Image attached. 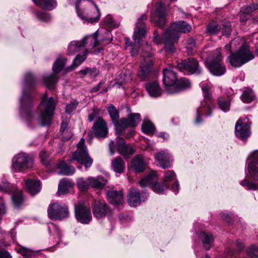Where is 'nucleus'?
Here are the masks:
<instances>
[{
	"mask_svg": "<svg viewBox=\"0 0 258 258\" xmlns=\"http://www.w3.org/2000/svg\"><path fill=\"white\" fill-rule=\"evenodd\" d=\"M77 186L80 190L81 191H85L88 190L90 187L89 184V178L85 180L83 178H80L78 179Z\"/></svg>",
	"mask_w": 258,
	"mask_h": 258,
	"instance_id": "obj_47",
	"label": "nucleus"
},
{
	"mask_svg": "<svg viewBox=\"0 0 258 258\" xmlns=\"http://www.w3.org/2000/svg\"><path fill=\"white\" fill-rule=\"evenodd\" d=\"M97 34L95 32L92 35L85 36L82 40L84 44V47H86L85 50L88 51L89 49H92L99 44V41L97 39Z\"/></svg>",
	"mask_w": 258,
	"mask_h": 258,
	"instance_id": "obj_30",
	"label": "nucleus"
},
{
	"mask_svg": "<svg viewBox=\"0 0 258 258\" xmlns=\"http://www.w3.org/2000/svg\"><path fill=\"white\" fill-rule=\"evenodd\" d=\"M105 22L108 25L113 27H118V25H117L114 19L112 17L110 16H107L105 19Z\"/></svg>",
	"mask_w": 258,
	"mask_h": 258,
	"instance_id": "obj_64",
	"label": "nucleus"
},
{
	"mask_svg": "<svg viewBox=\"0 0 258 258\" xmlns=\"http://www.w3.org/2000/svg\"><path fill=\"white\" fill-rule=\"evenodd\" d=\"M12 199L14 205L18 207L24 202V198L21 190L16 189L12 195Z\"/></svg>",
	"mask_w": 258,
	"mask_h": 258,
	"instance_id": "obj_39",
	"label": "nucleus"
},
{
	"mask_svg": "<svg viewBox=\"0 0 258 258\" xmlns=\"http://www.w3.org/2000/svg\"><path fill=\"white\" fill-rule=\"evenodd\" d=\"M142 52L141 61L138 76L142 79H145L151 73L154 63V57L152 47L147 43L142 45Z\"/></svg>",
	"mask_w": 258,
	"mask_h": 258,
	"instance_id": "obj_5",
	"label": "nucleus"
},
{
	"mask_svg": "<svg viewBox=\"0 0 258 258\" xmlns=\"http://www.w3.org/2000/svg\"><path fill=\"white\" fill-rule=\"evenodd\" d=\"M33 165L32 158L25 153H19L12 159V168L15 171H21L31 168Z\"/></svg>",
	"mask_w": 258,
	"mask_h": 258,
	"instance_id": "obj_8",
	"label": "nucleus"
},
{
	"mask_svg": "<svg viewBox=\"0 0 258 258\" xmlns=\"http://www.w3.org/2000/svg\"><path fill=\"white\" fill-rule=\"evenodd\" d=\"M166 8L162 3H158L156 6L154 12L151 15V20L160 28H163L166 23Z\"/></svg>",
	"mask_w": 258,
	"mask_h": 258,
	"instance_id": "obj_12",
	"label": "nucleus"
},
{
	"mask_svg": "<svg viewBox=\"0 0 258 258\" xmlns=\"http://www.w3.org/2000/svg\"><path fill=\"white\" fill-rule=\"evenodd\" d=\"M116 146L117 151L125 159L129 158L136 151V149L133 146L130 144H125L124 140L121 137L116 138Z\"/></svg>",
	"mask_w": 258,
	"mask_h": 258,
	"instance_id": "obj_18",
	"label": "nucleus"
},
{
	"mask_svg": "<svg viewBox=\"0 0 258 258\" xmlns=\"http://www.w3.org/2000/svg\"><path fill=\"white\" fill-rule=\"evenodd\" d=\"M78 105V103L75 101L68 104L66 106V112L70 114L73 111L76 109Z\"/></svg>",
	"mask_w": 258,
	"mask_h": 258,
	"instance_id": "obj_58",
	"label": "nucleus"
},
{
	"mask_svg": "<svg viewBox=\"0 0 258 258\" xmlns=\"http://www.w3.org/2000/svg\"><path fill=\"white\" fill-rule=\"evenodd\" d=\"M243 46H246L242 39L240 38H236L233 39L230 43V50L232 52L235 48H241Z\"/></svg>",
	"mask_w": 258,
	"mask_h": 258,
	"instance_id": "obj_50",
	"label": "nucleus"
},
{
	"mask_svg": "<svg viewBox=\"0 0 258 258\" xmlns=\"http://www.w3.org/2000/svg\"><path fill=\"white\" fill-rule=\"evenodd\" d=\"M145 88L149 95L152 97H160L162 93V90L159 83L156 81L150 82L147 83Z\"/></svg>",
	"mask_w": 258,
	"mask_h": 258,
	"instance_id": "obj_26",
	"label": "nucleus"
},
{
	"mask_svg": "<svg viewBox=\"0 0 258 258\" xmlns=\"http://www.w3.org/2000/svg\"><path fill=\"white\" fill-rule=\"evenodd\" d=\"M43 80L47 88L52 89L57 82L58 78L57 75L53 72L49 75L43 76Z\"/></svg>",
	"mask_w": 258,
	"mask_h": 258,
	"instance_id": "obj_36",
	"label": "nucleus"
},
{
	"mask_svg": "<svg viewBox=\"0 0 258 258\" xmlns=\"http://www.w3.org/2000/svg\"><path fill=\"white\" fill-rule=\"evenodd\" d=\"M146 20L147 16L145 14L143 15L138 19L136 29L133 36V42H131L130 39L127 37L125 38L126 45L132 47L131 53L132 56L136 55L138 53V49L140 46L142 40L146 35L147 31L145 23Z\"/></svg>",
	"mask_w": 258,
	"mask_h": 258,
	"instance_id": "obj_3",
	"label": "nucleus"
},
{
	"mask_svg": "<svg viewBox=\"0 0 258 258\" xmlns=\"http://www.w3.org/2000/svg\"><path fill=\"white\" fill-rule=\"evenodd\" d=\"M68 126V122L67 121H62L60 128V132L61 133L62 139L64 141H68L70 140L73 136L72 133L70 132H68V130H67Z\"/></svg>",
	"mask_w": 258,
	"mask_h": 258,
	"instance_id": "obj_44",
	"label": "nucleus"
},
{
	"mask_svg": "<svg viewBox=\"0 0 258 258\" xmlns=\"http://www.w3.org/2000/svg\"><path fill=\"white\" fill-rule=\"evenodd\" d=\"M221 27L215 21H212L207 26V31L211 35L217 34L220 30Z\"/></svg>",
	"mask_w": 258,
	"mask_h": 258,
	"instance_id": "obj_46",
	"label": "nucleus"
},
{
	"mask_svg": "<svg viewBox=\"0 0 258 258\" xmlns=\"http://www.w3.org/2000/svg\"><path fill=\"white\" fill-rule=\"evenodd\" d=\"M69 162L77 161L84 165L86 168H89L93 163V159L89 156L87 148L85 144V140L82 138L77 144V149L73 153L68 159Z\"/></svg>",
	"mask_w": 258,
	"mask_h": 258,
	"instance_id": "obj_6",
	"label": "nucleus"
},
{
	"mask_svg": "<svg viewBox=\"0 0 258 258\" xmlns=\"http://www.w3.org/2000/svg\"><path fill=\"white\" fill-rule=\"evenodd\" d=\"M90 2L94 5L97 11L98 16L96 17L92 18L89 16L88 13H86L85 9H84V7L88 5V0H78L76 4V9L78 16L82 20L85 21H89L91 23H93L98 21L100 16V11L98 7L94 3V2L92 1H90Z\"/></svg>",
	"mask_w": 258,
	"mask_h": 258,
	"instance_id": "obj_11",
	"label": "nucleus"
},
{
	"mask_svg": "<svg viewBox=\"0 0 258 258\" xmlns=\"http://www.w3.org/2000/svg\"><path fill=\"white\" fill-rule=\"evenodd\" d=\"M243 119L239 118L235 126V133L236 137L242 141H246L250 136V126L243 122Z\"/></svg>",
	"mask_w": 258,
	"mask_h": 258,
	"instance_id": "obj_19",
	"label": "nucleus"
},
{
	"mask_svg": "<svg viewBox=\"0 0 258 258\" xmlns=\"http://www.w3.org/2000/svg\"><path fill=\"white\" fill-rule=\"evenodd\" d=\"M196 46L195 40L192 38H189L186 41V48L187 53L189 55H192Z\"/></svg>",
	"mask_w": 258,
	"mask_h": 258,
	"instance_id": "obj_53",
	"label": "nucleus"
},
{
	"mask_svg": "<svg viewBox=\"0 0 258 258\" xmlns=\"http://www.w3.org/2000/svg\"><path fill=\"white\" fill-rule=\"evenodd\" d=\"M155 157L162 168L166 169L170 167V156L166 151L156 153Z\"/></svg>",
	"mask_w": 258,
	"mask_h": 258,
	"instance_id": "obj_27",
	"label": "nucleus"
},
{
	"mask_svg": "<svg viewBox=\"0 0 258 258\" xmlns=\"http://www.w3.org/2000/svg\"><path fill=\"white\" fill-rule=\"evenodd\" d=\"M48 217L51 220H61L69 216L68 206L58 203H54L49 205L47 209Z\"/></svg>",
	"mask_w": 258,
	"mask_h": 258,
	"instance_id": "obj_10",
	"label": "nucleus"
},
{
	"mask_svg": "<svg viewBox=\"0 0 258 258\" xmlns=\"http://www.w3.org/2000/svg\"><path fill=\"white\" fill-rule=\"evenodd\" d=\"M157 179V173L155 171H151L146 177L140 180L139 183L142 187L148 186L156 181Z\"/></svg>",
	"mask_w": 258,
	"mask_h": 258,
	"instance_id": "obj_35",
	"label": "nucleus"
},
{
	"mask_svg": "<svg viewBox=\"0 0 258 258\" xmlns=\"http://www.w3.org/2000/svg\"><path fill=\"white\" fill-rule=\"evenodd\" d=\"M199 236L206 249H209L211 247V243L213 240L212 235L210 234H208L205 232L202 231L200 233Z\"/></svg>",
	"mask_w": 258,
	"mask_h": 258,
	"instance_id": "obj_40",
	"label": "nucleus"
},
{
	"mask_svg": "<svg viewBox=\"0 0 258 258\" xmlns=\"http://www.w3.org/2000/svg\"><path fill=\"white\" fill-rule=\"evenodd\" d=\"M48 154L44 151H42L40 153V157L42 164L47 165L49 163Z\"/></svg>",
	"mask_w": 258,
	"mask_h": 258,
	"instance_id": "obj_60",
	"label": "nucleus"
},
{
	"mask_svg": "<svg viewBox=\"0 0 258 258\" xmlns=\"http://www.w3.org/2000/svg\"><path fill=\"white\" fill-rule=\"evenodd\" d=\"M88 54V50H85L82 55L78 54L74 59L73 64L70 67V71L80 65L86 59Z\"/></svg>",
	"mask_w": 258,
	"mask_h": 258,
	"instance_id": "obj_43",
	"label": "nucleus"
},
{
	"mask_svg": "<svg viewBox=\"0 0 258 258\" xmlns=\"http://www.w3.org/2000/svg\"><path fill=\"white\" fill-rule=\"evenodd\" d=\"M84 48V44L82 40L72 41L68 46V54L73 55L76 52L80 51Z\"/></svg>",
	"mask_w": 258,
	"mask_h": 258,
	"instance_id": "obj_37",
	"label": "nucleus"
},
{
	"mask_svg": "<svg viewBox=\"0 0 258 258\" xmlns=\"http://www.w3.org/2000/svg\"><path fill=\"white\" fill-rule=\"evenodd\" d=\"M253 54L249 51L247 46H243L236 53H232L228 57L230 64L235 67L238 68L252 59Z\"/></svg>",
	"mask_w": 258,
	"mask_h": 258,
	"instance_id": "obj_7",
	"label": "nucleus"
},
{
	"mask_svg": "<svg viewBox=\"0 0 258 258\" xmlns=\"http://www.w3.org/2000/svg\"><path fill=\"white\" fill-rule=\"evenodd\" d=\"M73 187V183L67 178L62 179L59 183L57 194L59 196L64 195L69 192V189Z\"/></svg>",
	"mask_w": 258,
	"mask_h": 258,
	"instance_id": "obj_32",
	"label": "nucleus"
},
{
	"mask_svg": "<svg viewBox=\"0 0 258 258\" xmlns=\"http://www.w3.org/2000/svg\"><path fill=\"white\" fill-rule=\"evenodd\" d=\"M98 73V70L95 68H86L84 69H82L79 71V74L82 75L83 76H86V75H90L92 76L95 77Z\"/></svg>",
	"mask_w": 258,
	"mask_h": 258,
	"instance_id": "obj_52",
	"label": "nucleus"
},
{
	"mask_svg": "<svg viewBox=\"0 0 258 258\" xmlns=\"http://www.w3.org/2000/svg\"><path fill=\"white\" fill-rule=\"evenodd\" d=\"M66 61L67 59L65 58L61 57L57 58L53 64L52 67L53 72L56 75L60 72L63 69Z\"/></svg>",
	"mask_w": 258,
	"mask_h": 258,
	"instance_id": "obj_41",
	"label": "nucleus"
},
{
	"mask_svg": "<svg viewBox=\"0 0 258 258\" xmlns=\"http://www.w3.org/2000/svg\"><path fill=\"white\" fill-rule=\"evenodd\" d=\"M36 15L40 20L45 22H48L51 19L49 14L45 12L40 11L37 13Z\"/></svg>",
	"mask_w": 258,
	"mask_h": 258,
	"instance_id": "obj_55",
	"label": "nucleus"
},
{
	"mask_svg": "<svg viewBox=\"0 0 258 258\" xmlns=\"http://www.w3.org/2000/svg\"><path fill=\"white\" fill-rule=\"evenodd\" d=\"M108 202L113 205H121L123 202V194L120 191L108 189L106 192Z\"/></svg>",
	"mask_w": 258,
	"mask_h": 258,
	"instance_id": "obj_23",
	"label": "nucleus"
},
{
	"mask_svg": "<svg viewBox=\"0 0 258 258\" xmlns=\"http://www.w3.org/2000/svg\"><path fill=\"white\" fill-rule=\"evenodd\" d=\"M124 165V161L120 157L116 158L111 162V166L113 171L118 173H121L123 172Z\"/></svg>",
	"mask_w": 258,
	"mask_h": 258,
	"instance_id": "obj_38",
	"label": "nucleus"
},
{
	"mask_svg": "<svg viewBox=\"0 0 258 258\" xmlns=\"http://www.w3.org/2000/svg\"><path fill=\"white\" fill-rule=\"evenodd\" d=\"M93 214L97 218H101L106 215L111 216V210L103 200H96L93 204Z\"/></svg>",
	"mask_w": 258,
	"mask_h": 258,
	"instance_id": "obj_17",
	"label": "nucleus"
},
{
	"mask_svg": "<svg viewBox=\"0 0 258 258\" xmlns=\"http://www.w3.org/2000/svg\"><path fill=\"white\" fill-rule=\"evenodd\" d=\"M221 217L229 224L232 223L233 221V215L232 214L222 213H221Z\"/></svg>",
	"mask_w": 258,
	"mask_h": 258,
	"instance_id": "obj_62",
	"label": "nucleus"
},
{
	"mask_svg": "<svg viewBox=\"0 0 258 258\" xmlns=\"http://www.w3.org/2000/svg\"><path fill=\"white\" fill-rule=\"evenodd\" d=\"M247 159V171L253 180L258 179V150L249 153Z\"/></svg>",
	"mask_w": 258,
	"mask_h": 258,
	"instance_id": "obj_14",
	"label": "nucleus"
},
{
	"mask_svg": "<svg viewBox=\"0 0 258 258\" xmlns=\"http://www.w3.org/2000/svg\"><path fill=\"white\" fill-rule=\"evenodd\" d=\"M210 72L214 76H220L225 74L226 68L222 63L220 50L216 49L212 53V60L208 64Z\"/></svg>",
	"mask_w": 258,
	"mask_h": 258,
	"instance_id": "obj_9",
	"label": "nucleus"
},
{
	"mask_svg": "<svg viewBox=\"0 0 258 258\" xmlns=\"http://www.w3.org/2000/svg\"><path fill=\"white\" fill-rule=\"evenodd\" d=\"M141 120V115L139 113H131L128 118H121L120 119V135L122 132L128 127H134L137 125Z\"/></svg>",
	"mask_w": 258,
	"mask_h": 258,
	"instance_id": "obj_22",
	"label": "nucleus"
},
{
	"mask_svg": "<svg viewBox=\"0 0 258 258\" xmlns=\"http://www.w3.org/2000/svg\"><path fill=\"white\" fill-rule=\"evenodd\" d=\"M163 75V81L166 91L168 94H170V90H172L177 80L176 73L170 69H166L164 70Z\"/></svg>",
	"mask_w": 258,
	"mask_h": 258,
	"instance_id": "obj_21",
	"label": "nucleus"
},
{
	"mask_svg": "<svg viewBox=\"0 0 258 258\" xmlns=\"http://www.w3.org/2000/svg\"><path fill=\"white\" fill-rule=\"evenodd\" d=\"M92 130L95 136L98 138H105L108 133L106 122L100 117L94 122Z\"/></svg>",
	"mask_w": 258,
	"mask_h": 258,
	"instance_id": "obj_20",
	"label": "nucleus"
},
{
	"mask_svg": "<svg viewBox=\"0 0 258 258\" xmlns=\"http://www.w3.org/2000/svg\"><path fill=\"white\" fill-rule=\"evenodd\" d=\"M25 184L28 192L32 196L36 195L40 191L41 184L39 180L29 178L25 180Z\"/></svg>",
	"mask_w": 258,
	"mask_h": 258,
	"instance_id": "obj_25",
	"label": "nucleus"
},
{
	"mask_svg": "<svg viewBox=\"0 0 258 258\" xmlns=\"http://www.w3.org/2000/svg\"><path fill=\"white\" fill-rule=\"evenodd\" d=\"M104 34L105 37L101 38V41L102 42H106V43H110L112 40V36L110 32L105 30Z\"/></svg>",
	"mask_w": 258,
	"mask_h": 258,
	"instance_id": "obj_61",
	"label": "nucleus"
},
{
	"mask_svg": "<svg viewBox=\"0 0 258 258\" xmlns=\"http://www.w3.org/2000/svg\"><path fill=\"white\" fill-rule=\"evenodd\" d=\"M191 84L189 81L184 78H181L176 80L172 90H170V94H174L189 88Z\"/></svg>",
	"mask_w": 258,
	"mask_h": 258,
	"instance_id": "obj_28",
	"label": "nucleus"
},
{
	"mask_svg": "<svg viewBox=\"0 0 258 258\" xmlns=\"http://www.w3.org/2000/svg\"><path fill=\"white\" fill-rule=\"evenodd\" d=\"M147 197L146 192L140 193L136 188L132 187L127 194V202L131 206L137 207L144 201Z\"/></svg>",
	"mask_w": 258,
	"mask_h": 258,
	"instance_id": "obj_16",
	"label": "nucleus"
},
{
	"mask_svg": "<svg viewBox=\"0 0 258 258\" xmlns=\"http://www.w3.org/2000/svg\"><path fill=\"white\" fill-rule=\"evenodd\" d=\"M253 92L249 89L245 90L241 96V99L244 103H249L251 102L254 98Z\"/></svg>",
	"mask_w": 258,
	"mask_h": 258,
	"instance_id": "obj_45",
	"label": "nucleus"
},
{
	"mask_svg": "<svg viewBox=\"0 0 258 258\" xmlns=\"http://www.w3.org/2000/svg\"><path fill=\"white\" fill-rule=\"evenodd\" d=\"M155 126L148 120L144 119L142 124V131L147 135L153 134L155 131Z\"/></svg>",
	"mask_w": 258,
	"mask_h": 258,
	"instance_id": "obj_42",
	"label": "nucleus"
},
{
	"mask_svg": "<svg viewBox=\"0 0 258 258\" xmlns=\"http://www.w3.org/2000/svg\"><path fill=\"white\" fill-rule=\"evenodd\" d=\"M257 9L258 5L253 4L249 6H243L241 9V11L242 12H243L246 14L250 15L251 13L253 12L254 11Z\"/></svg>",
	"mask_w": 258,
	"mask_h": 258,
	"instance_id": "obj_54",
	"label": "nucleus"
},
{
	"mask_svg": "<svg viewBox=\"0 0 258 258\" xmlns=\"http://www.w3.org/2000/svg\"><path fill=\"white\" fill-rule=\"evenodd\" d=\"M202 90L206 99H211L212 94L210 92V88L207 84H203L202 86Z\"/></svg>",
	"mask_w": 258,
	"mask_h": 258,
	"instance_id": "obj_56",
	"label": "nucleus"
},
{
	"mask_svg": "<svg viewBox=\"0 0 258 258\" xmlns=\"http://www.w3.org/2000/svg\"><path fill=\"white\" fill-rule=\"evenodd\" d=\"M153 40L157 44H161L162 42H163L165 44L164 35H163L162 38H161L157 32H155L154 33Z\"/></svg>",
	"mask_w": 258,
	"mask_h": 258,
	"instance_id": "obj_63",
	"label": "nucleus"
},
{
	"mask_svg": "<svg viewBox=\"0 0 258 258\" xmlns=\"http://www.w3.org/2000/svg\"><path fill=\"white\" fill-rule=\"evenodd\" d=\"M35 82V78L31 73L26 74L25 78V88L23 90L22 97L20 101V111L22 116L27 119H31L32 117L31 109L33 104L29 95L26 93V90L29 87L33 86Z\"/></svg>",
	"mask_w": 258,
	"mask_h": 258,
	"instance_id": "obj_2",
	"label": "nucleus"
},
{
	"mask_svg": "<svg viewBox=\"0 0 258 258\" xmlns=\"http://www.w3.org/2000/svg\"><path fill=\"white\" fill-rule=\"evenodd\" d=\"M222 32L223 35L229 36L231 32V26L229 22H226L223 25Z\"/></svg>",
	"mask_w": 258,
	"mask_h": 258,
	"instance_id": "obj_57",
	"label": "nucleus"
},
{
	"mask_svg": "<svg viewBox=\"0 0 258 258\" xmlns=\"http://www.w3.org/2000/svg\"><path fill=\"white\" fill-rule=\"evenodd\" d=\"M177 68L180 71H186L190 74H200L201 70L199 68L198 61L191 58L182 60L178 63Z\"/></svg>",
	"mask_w": 258,
	"mask_h": 258,
	"instance_id": "obj_15",
	"label": "nucleus"
},
{
	"mask_svg": "<svg viewBox=\"0 0 258 258\" xmlns=\"http://www.w3.org/2000/svg\"><path fill=\"white\" fill-rule=\"evenodd\" d=\"M176 177L175 172L172 170H168L165 173L164 181H170L173 180Z\"/></svg>",
	"mask_w": 258,
	"mask_h": 258,
	"instance_id": "obj_59",
	"label": "nucleus"
},
{
	"mask_svg": "<svg viewBox=\"0 0 258 258\" xmlns=\"http://www.w3.org/2000/svg\"><path fill=\"white\" fill-rule=\"evenodd\" d=\"M131 168L135 172H141L146 168V164L142 155H137L131 162Z\"/></svg>",
	"mask_w": 258,
	"mask_h": 258,
	"instance_id": "obj_29",
	"label": "nucleus"
},
{
	"mask_svg": "<svg viewBox=\"0 0 258 258\" xmlns=\"http://www.w3.org/2000/svg\"><path fill=\"white\" fill-rule=\"evenodd\" d=\"M18 252L22 255L27 258L35 255L36 253L35 251L25 247H21L18 250Z\"/></svg>",
	"mask_w": 258,
	"mask_h": 258,
	"instance_id": "obj_51",
	"label": "nucleus"
},
{
	"mask_svg": "<svg viewBox=\"0 0 258 258\" xmlns=\"http://www.w3.org/2000/svg\"><path fill=\"white\" fill-rule=\"evenodd\" d=\"M36 5L46 10H52L56 6L55 0H32Z\"/></svg>",
	"mask_w": 258,
	"mask_h": 258,
	"instance_id": "obj_34",
	"label": "nucleus"
},
{
	"mask_svg": "<svg viewBox=\"0 0 258 258\" xmlns=\"http://www.w3.org/2000/svg\"><path fill=\"white\" fill-rule=\"evenodd\" d=\"M106 183L107 180L102 177H89V184L90 187L92 188L102 189L106 185Z\"/></svg>",
	"mask_w": 258,
	"mask_h": 258,
	"instance_id": "obj_33",
	"label": "nucleus"
},
{
	"mask_svg": "<svg viewBox=\"0 0 258 258\" xmlns=\"http://www.w3.org/2000/svg\"><path fill=\"white\" fill-rule=\"evenodd\" d=\"M219 106L220 108L224 112H228L230 109V101L223 97L218 98Z\"/></svg>",
	"mask_w": 258,
	"mask_h": 258,
	"instance_id": "obj_48",
	"label": "nucleus"
},
{
	"mask_svg": "<svg viewBox=\"0 0 258 258\" xmlns=\"http://www.w3.org/2000/svg\"><path fill=\"white\" fill-rule=\"evenodd\" d=\"M191 29V26L184 21L174 23L164 33L165 50L169 54L175 51L174 43L179 38V33H186Z\"/></svg>",
	"mask_w": 258,
	"mask_h": 258,
	"instance_id": "obj_1",
	"label": "nucleus"
},
{
	"mask_svg": "<svg viewBox=\"0 0 258 258\" xmlns=\"http://www.w3.org/2000/svg\"><path fill=\"white\" fill-rule=\"evenodd\" d=\"M168 189V185L165 182L161 184L158 182L155 183L153 186V189L158 194H164V191Z\"/></svg>",
	"mask_w": 258,
	"mask_h": 258,
	"instance_id": "obj_49",
	"label": "nucleus"
},
{
	"mask_svg": "<svg viewBox=\"0 0 258 258\" xmlns=\"http://www.w3.org/2000/svg\"><path fill=\"white\" fill-rule=\"evenodd\" d=\"M56 167L59 169L58 174L71 176L75 172V169L73 166L68 165L64 161H60L57 164Z\"/></svg>",
	"mask_w": 258,
	"mask_h": 258,
	"instance_id": "obj_31",
	"label": "nucleus"
},
{
	"mask_svg": "<svg viewBox=\"0 0 258 258\" xmlns=\"http://www.w3.org/2000/svg\"><path fill=\"white\" fill-rule=\"evenodd\" d=\"M75 216L77 220L82 224H88L92 219L91 211L82 202L75 206Z\"/></svg>",
	"mask_w": 258,
	"mask_h": 258,
	"instance_id": "obj_13",
	"label": "nucleus"
},
{
	"mask_svg": "<svg viewBox=\"0 0 258 258\" xmlns=\"http://www.w3.org/2000/svg\"><path fill=\"white\" fill-rule=\"evenodd\" d=\"M56 104V101L53 97L48 98L46 94L42 97L38 109L40 112L39 121L42 125L50 124Z\"/></svg>",
	"mask_w": 258,
	"mask_h": 258,
	"instance_id": "obj_4",
	"label": "nucleus"
},
{
	"mask_svg": "<svg viewBox=\"0 0 258 258\" xmlns=\"http://www.w3.org/2000/svg\"><path fill=\"white\" fill-rule=\"evenodd\" d=\"M107 111L110 115L113 123L115 126V133L117 135H120V120L119 121V112L115 106L110 104L107 107Z\"/></svg>",
	"mask_w": 258,
	"mask_h": 258,
	"instance_id": "obj_24",
	"label": "nucleus"
}]
</instances>
